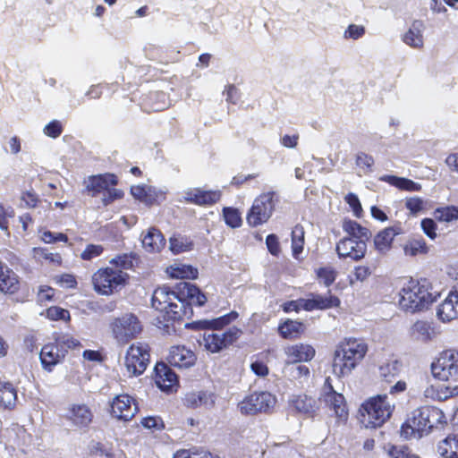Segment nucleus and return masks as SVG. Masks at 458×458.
Listing matches in <instances>:
<instances>
[{"label": "nucleus", "mask_w": 458, "mask_h": 458, "mask_svg": "<svg viewBox=\"0 0 458 458\" xmlns=\"http://www.w3.org/2000/svg\"><path fill=\"white\" fill-rule=\"evenodd\" d=\"M237 318L238 313L232 311L226 315L208 321L209 327L215 331L205 332L202 340H199V344L210 352H218L234 343L242 333L240 329L235 327H230L226 331L220 329Z\"/></svg>", "instance_id": "obj_1"}, {"label": "nucleus", "mask_w": 458, "mask_h": 458, "mask_svg": "<svg viewBox=\"0 0 458 458\" xmlns=\"http://www.w3.org/2000/svg\"><path fill=\"white\" fill-rule=\"evenodd\" d=\"M368 346L362 339L348 338L342 341L335 351L333 370L338 377L349 375L363 360Z\"/></svg>", "instance_id": "obj_2"}, {"label": "nucleus", "mask_w": 458, "mask_h": 458, "mask_svg": "<svg viewBox=\"0 0 458 458\" xmlns=\"http://www.w3.org/2000/svg\"><path fill=\"white\" fill-rule=\"evenodd\" d=\"M177 291H173L166 285L157 288L152 295V307L163 312L169 302L178 298H189V301L198 306H202L207 298L199 289L188 282H182L176 286Z\"/></svg>", "instance_id": "obj_3"}, {"label": "nucleus", "mask_w": 458, "mask_h": 458, "mask_svg": "<svg viewBox=\"0 0 458 458\" xmlns=\"http://www.w3.org/2000/svg\"><path fill=\"white\" fill-rule=\"evenodd\" d=\"M394 408L386 394L371 397L360 409L361 422L367 428L381 427L391 417Z\"/></svg>", "instance_id": "obj_4"}, {"label": "nucleus", "mask_w": 458, "mask_h": 458, "mask_svg": "<svg viewBox=\"0 0 458 458\" xmlns=\"http://www.w3.org/2000/svg\"><path fill=\"white\" fill-rule=\"evenodd\" d=\"M399 295L400 307L411 313L427 308L434 301L428 289L414 280L408 281L403 286Z\"/></svg>", "instance_id": "obj_5"}, {"label": "nucleus", "mask_w": 458, "mask_h": 458, "mask_svg": "<svg viewBox=\"0 0 458 458\" xmlns=\"http://www.w3.org/2000/svg\"><path fill=\"white\" fill-rule=\"evenodd\" d=\"M128 274L118 268L107 267L100 268L92 276V284L96 292L109 295L125 285Z\"/></svg>", "instance_id": "obj_6"}, {"label": "nucleus", "mask_w": 458, "mask_h": 458, "mask_svg": "<svg viewBox=\"0 0 458 458\" xmlns=\"http://www.w3.org/2000/svg\"><path fill=\"white\" fill-rule=\"evenodd\" d=\"M149 347L147 344H132L126 352L124 366L130 377H138L144 373L149 363Z\"/></svg>", "instance_id": "obj_7"}, {"label": "nucleus", "mask_w": 458, "mask_h": 458, "mask_svg": "<svg viewBox=\"0 0 458 458\" xmlns=\"http://www.w3.org/2000/svg\"><path fill=\"white\" fill-rule=\"evenodd\" d=\"M431 371L435 377L442 381L458 379V351L445 350L432 363Z\"/></svg>", "instance_id": "obj_8"}, {"label": "nucleus", "mask_w": 458, "mask_h": 458, "mask_svg": "<svg viewBox=\"0 0 458 458\" xmlns=\"http://www.w3.org/2000/svg\"><path fill=\"white\" fill-rule=\"evenodd\" d=\"M428 406L414 410L401 428V436L405 438L421 437L430 430Z\"/></svg>", "instance_id": "obj_9"}, {"label": "nucleus", "mask_w": 458, "mask_h": 458, "mask_svg": "<svg viewBox=\"0 0 458 458\" xmlns=\"http://www.w3.org/2000/svg\"><path fill=\"white\" fill-rule=\"evenodd\" d=\"M276 397L268 392L254 393L246 396L238 408L242 414L253 415L258 412H268L276 405Z\"/></svg>", "instance_id": "obj_10"}, {"label": "nucleus", "mask_w": 458, "mask_h": 458, "mask_svg": "<svg viewBox=\"0 0 458 458\" xmlns=\"http://www.w3.org/2000/svg\"><path fill=\"white\" fill-rule=\"evenodd\" d=\"M274 196V192H267L254 200L247 216V222L250 226H258L269 219L275 208Z\"/></svg>", "instance_id": "obj_11"}, {"label": "nucleus", "mask_w": 458, "mask_h": 458, "mask_svg": "<svg viewBox=\"0 0 458 458\" xmlns=\"http://www.w3.org/2000/svg\"><path fill=\"white\" fill-rule=\"evenodd\" d=\"M112 330L117 342L124 344L136 337L141 332L142 327L137 317L126 314L114 321Z\"/></svg>", "instance_id": "obj_12"}, {"label": "nucleus", "mask_w": 458, "mask_h": 458, "mask_svg": "<svg viewBox=\"0 0 458 458\" xmlns=\"http://www.w3.org/2000/svg\"><path fill=\"white\" fill-rule=\"evenodd\" d=\"M321 399L334 411L335 415L341 421H346L348 419V410L345 399L342 394L335 392L327 377L325 381Z\"/></svg>", "instance_id": "obj_13"}, {"label": "nucleus", "mask_w": 458, "mask_h": 458, "mask_svg": "<svg viewBox=\"0 0 458 458\" xmlns=\"http://www.w3.org/2000/svg\"><path fill=\"white\" fill-rule=\"evenodd\" d=\"M138 411L135 400L129 394L116 395L110 403V413L112 417L123 420H131Z\"/></svg>", "instance_id": "obj_14"}, {"label": "nucleus", "mask_w": 458, "mask_h": 458, "mask_svg": "<svg viewBox=\"0 0 458 458\" xmlns=\"http://www.w3.org/2000/svg\"><path fill=\"white\" fill-rule=\"evenodd\" d=\"M302 310L312 311L315 310H328L338 307L340 300L338 297L333 295L331 291H327L325 294L311 293L308 298L301 299Z\"/></svg>", "instance_id": "obj_15"}, {"label": "nucleus", "mask_w": 458, "mask_h": 458, "mask_svg": "<svg viewBox=\"0 0 458 458\" xmlns=\"http://www.w3.org/2000/svg\"><path fill=\"white\" fill-rule=\"evenodd\" d=\"M366 251L367 243L353 237H344L336 244V252L340 258H350L354 261L363 259Z\"/></svg>", "instance_id": "obj_16"}, {"label": "nucleus", "mask_w": 458, "mask_h": 458, "mask_svg": "<svg viewBox=\"0 0 458 458\" xmlns=\"http://www.w3.org/2000/svg\"><path fill=\"white\" fill-rule=\"evenodd\" d=\"M220 191H205L200 188H191L183 191L186 202L199 206H210L220 200Z\"/></svg>", "instance_id": "obj_17"}, {"label": "nucleus", "mask_w": 458, "mask_h": 458, "mask_svg": "<svg viewBox=\"0 0 458 458\" xmlns=\"http://www.w3.org/2000/svg\"><path fill=\"white\" fill-rule=\"evenodd\" d=\"M155 382L158 388L165 392H172L178 386V377L174 370L161 362L155 367Z\"/></svg>", "instance_id": "obj_18"}, {"label": "nucleus", "mask_w": 458, "mask_h": 458, "mask_svg": "<svg viewBox=\"0 0 458 458\" xmlns=\"http://www.w3.org/2000/svg\"><path fill=\"white\" fill-rule=\"evenodd\" d=\"M167 360L172 366L178 368H190L195 364V353L184 345L173 346L170 349Z\"/></svg>", "instance_id": "obj_19"}, {"label": "nucleus", "mask_w": 458, "mask_h": 458, "mask_svg": "<svg viewBox=\"0 0 458 458\" xmlns=\"http://www.w3.org/2000/svg\"><path fill=\"white\" fill-rule=\"evenodd\" d=\"M64 358L54 342L45 344L39 353L41 366L47 372H52L56 365L64 360Z\"/></svg>", "instance_id": "obj_20"}, {"label": "nucleus", "mask_w": 458, "mask_h": 458, "mask_svg": "<svg viewBox=\"0 0 458 458\" xmlns=\"http://www.w3.org/2000/svg\"><path fill=\"white\" fill-rule=\"evenodd\" d=\"M191 304L193 303L189 301V298H178L172 301L163 311L165 319L175 321L182 319L184 317L189 318L192 313Z\"/></svg>", "instance_id": "obj_21"}, {"label": "nucleus", "mask_w": 458, "mask_h": 458, "mask_svg": "<svg viewBox=\"0 0 458 458\" xmlns=\"http://www.w3.org/2000/svg\"><path fill=\"white\" fill-rule=\"evenodd\" d=\"M285 363H301L310 360L315 355V350L311 345L298 344L285 347Z\"/></svg>", "instance_id": "obj_22"}, {"label": "nucleus", "mask_w": 458, "mask_h": 458, "mask_svg": "<svg viewBox=\"0 0 458 458\" xmlns=\"http://www.w3.org/2000/svg\"><path fill=\"white\" fill-rule=\"evenodd\" d=\"M437 315L443 322L456 318L458 317V293L451 292L438 306Z\"/></svg>", "instance_id": "obj_23"}, {"label": "nucleus", "mask_w": 458, "mask_h": 458, "mask_svg": "<svg viewBox=\"0 0 458 458\" xmlns=\"http://www.w3.org/2000/svg\"><path fill=\"white\" fill-rule=\"evenodd\" d=\"M290 406L297 412L312 416L318 410V402L307 394H295L290 398Z\"/></svg>", "instance_id": "obj_24"}, {"label": "nucleus", "mask_w": 458, "mask_h": 458, "mask_svg": "<svg viewBox=\"0 0 458 458\" xmlns=\"http://www.w3.org/2000/svg\"><path fill=\"white\" fill-rule=\"evenodd\" d=\"M86 183V191L91 196L106 191L110 185L116 183L115 176L113 174L90 176Z\"/></svg>", "instance_id": "obj_25"}, {"label": "nucleus", "mask_w": 458, "mask_h": 458, "mask_svg": "<svg viewBox=\"0 0 458 458\" xmlns=\"http://www.w3.org/2000/svg\"><path fill=\"white\" fill-rule=\"evenodd\" d=\"M68 418L78 427H87L93 418L91 410L86 404H73L69 409Z\"/></svg>", "instance_id": "obj_26"}, {"label": "nucleus", "mask_w": 458, "mask_h": 458, "mask_svg": "<svg viewBox=\"0 0 458 458\" xmlns=\"http://www.w3.org/2000/svg\"><path fill=\"white\" fill-rule=\"evenodd\" d=\"M403 233L400 226L387 227L380 231L374 239V244L377 250L386 252L391 247L394 236Z\"/></svg>", "instance_id": "obj_27"}, {"label": "nucleus", "mask_w": 458, "mask_h": 458, "mask_svg": "<svg viewBox=\"0 0 458 458\" xmlns=\"http://www.w3.org/2000/svg\"><path fill=\"white\" fill-rule=\"evenodd\" d=\"M437 450L444 458H458V428L439 442Z\"/></svg>", "instance_id": "obj_28"}, {"label": "nucleus", "mask_w": 458, "mask_h": 458, "mask_svg": "<svg viewBox=\"0 0 458 458\" xmlns=\"http://www.w3.org/2000/svg\"><path fill=\"white\" fill-rule=\"evenodd\" d=\"M142 246L148 252H158L165 244V240L161 232L151 227L142 238Z\"/></svg>", "instance_id": "obj_29"}, {"label": "nucleus", "mask_w": 458, "mask_h": 458, "mask_svg": "<svg viewBox=\"0 0 458 458\" xmlns=\"http://www.w3.org/2000/svg\"><path fill=\"white\" fill-rule=\"evenodd\" d=\"M424 24L420 21H414L410 29L403 34V41L413 48H420L423 46L422 31Z\"/></svg>", "instance_id": "obj_30"}, {"label": "nucleus", "mask_w": 458, "mask_h": 458, "mask_svg": "<svg viewBox=\"0 0 458 458\" xmlns=\"http://www.w3.org/2000/svg\"><path fill=\"white\" fill-rule=\"evenodd\" d=\"M437 332L428 322L417 321L411 328V337L420 342L428 343L437 337Z\"/></svg>", "instance_id": "obj_31"}, {"label": "nucleus", "mask_w": 458, "mask_h": 458, "mask_svg": "<svg viewBox=\"0 0 458 458\" xmlns=\"http://www.w3.org/2000/svg\"><path fill=\"white\" fill-rule=\"evenodd\" d=\"M19 289V280L16 274L0 263V291L4 293H13Z\"/></svg>", "instance_id": "obj_32"}, {"label": "nucleus", "mask_w": 458, "mask_h": 458, "mask_svg": "<svg viewBox=\"0 0 458 458\" xmlns=\"http://www.w3.org/2000/svg\"><path fill=\"white\" fill-rule=\"evenodd\" d=\"M185 404L191 408L205 407L211 408L215 404V396L211 393L208 392H198L188 394L185 397Z\"/></svg>", "instance_id": "obj_33"}, {"label": "nucleus", "mask_w": 458, "mask_h": 458, "mask_svg": "<svg viewBox=\"0 0 458 458\" xmlns=\"http://www.w3.org/2000/svg\"><path fill=\"white\" fill-rule=\"evenodd\" d=\"M54 344L64 357L67 355L69 350H76L82 347L81 342L68 333L55 334Z\"/></svg>", "instance_id": "obj_34"}, {"label": "nucleus", "mask_w": 458, "mask_h": 458, "mask_svg": "<svg viewBox=\"0 0 458 458\" xmlns=\"http://www.w3.org/2000/svg\"><path fill=\"white\" fill-rule=\"evenodd\" d=\"M343 229L350 235L349 237H353L358 241H363L365 243H367V241H369L372 235L368 228L361 226L356 221L352 220H344Z\"/></svg>", "instance_id": "obj_35"}, {"label": "nucleus", "mask_w": 458, "mask_h": 458, "mask_svg": "<svg viewBox=\"0 0 458 458\" xmlns=\"http://www.w3.org/2000/svg\"><path fill=\"white\" fill-rule=\"evenodd\" d=\"M17 400V391L11 383L0 382V405L4 409L14 408Z\"/></svg>", "instance_id": "obj_36"}, {"label": "nucleus", "mask_w": 458, "mask_h": 458, "mask_svg": "<svg viewBox=\"0 0 458 458\" xmlns=\"http://www.w3.org/2000/svg\"><path fill=\"white\" fill-rule=\"evenodd\" d=\"M402 363L396 359H388L379 366L380 377L386 382H392L401 372Z\"/></svg>", "instance_id": "obj_37"}, {"label": "nucleus", "mask_w": 458, "mask_h": 458, "mask_svg": "<svg viewBox=\"0 0 458 458\" xmlns=\"http://www.w3.org/2000/svg\"><path fill=\"white\" fill-rule=\"evenodd\" d=\"M380 181L390 183L400 190L408 191H420L421 185L410 179L403 177H397L394 175H383L379 178Z\"/></svg>", "instance_id": "obj_38"}, {"label": "nucleus", "mask_w": 458, "mask_h": 458, "mask_svg": "<svg viewBox=\"0 0 458 458\" xmlns=\"http://www.w3.org/2000/svg\"><path fill=\"white\" fill-rule=\"evenodd\" d=\"M167 273L171 277L182 279H194L198 276L197 268L192 266L174 263L167 268Z\"/></svg>", "instance_id": "obj_39"}, {"label": "nucleus", "mask_w": 458, "mask_h": 458, "mask_svg": "<svg viewBox=\"0 0 458 458\" xmlns=\"http://www.w3.org/2000/svg\"><path fill=\"white\" fill-rule=\"evenodd\" d=\"M284 375L291 380L308 379L310 369L306 365L297 363H285L284 367Z\"/></svg>", "instance_id": "obj_40"}, {"label": "nucleus", "mask_w": 458, "mask_h": 458, "mask_svg": "<svg viewBox=\"0 0 458 458\" xmlns=\"http://www.w3.org/2000/svg\"><path fill=\"white\" fill-rule=\"evenodd\" d=\"M279 334L285 339L297 338L304 330L302 323L293 320H287L279 326Z\"/></svg>", "instance_id": "obj_41"}, {"label": "nucleus", "mask_w": 458, "mask_h": 458, "mask_svg": "<svg viewBox=\"0 0 458 458\" xmlns=\"http://www.w3.org/2000/svg\"><path fill=\"white\" fill-rule=\"evenodd\" d=\"M304 229L301 225H295L292 230V250L293 256L299 259L300 254L303 250L304 246Z\"/></svg>", "instance_id": "obj_42"}, {"label": "nucleus", "mask_w": 458, "mask_h": 458, "mask_svg": "<svg viewBox=\"0 0 458 458\" xmlns=\"http://www.w3.org/2000/svg\"><path fill=\"white\" fill-rule=\"evenodd\" d=\"M434 217L437 221L446 223L458 220V208L455 206L438 208L434 212Z\"/></svg>", "instance_id": "obj_43"}, {"label": "nucleus", "mask_w": 458, "mask_h": 458, "mask_svg": "<svg viewBox=\"0 0 458 458\" xmlns=\"http://www.w3.org/2000/svg\"><path fill=\"white\" fill-rule=\"evenodd\" d=\"M355 163L360 170L359 175L361 176L362 174H368L372 171L375 161L372 156L365 152H358Z\"/></svg>", "instance_id": "obj_44"}, {"label": "nucleus", "mask_w": 458, "mask_h": 458, "mask_svg": "<svg viewBox=\"0 0 458 458\" xmlns=\"http://www.w3.org/2000/svg\"><path fill=\"white\" fill-rule=\"evenodd\" d=\"M386 450L391 458H419L406 445H389Z\"/></svg>", "instance_id": "obj_45"}, {"label": "nucleus", "mask_w": 458, "mask_h": 458, "mask_svg": "<svg viewBox=\"0 0 458 458\" xmlns=\"http://www.w3.org/2000/svg\"><path fill=\"white\" fill-rule=\"evenodd\" d=\"M223 215L225 222L228 226L236 228L242 225V218L237 209L233 208H224Z\"/></svg>", "instance_id": "obj_46"}, {"label": "nucleus", "mask_w": 458, "mask_h": 458, "mask_svg": "<svg viewBox=\"0 0 458 458\" xmlns=\"http://www.w3.org/2000/svg\"><path fill=\"white\" fill-rule=\"evenodd\" d=\"M427 251V244L422 239L411 241L404 247V252L409 256H416L418 254L426 253Z\"/></svg>", "instance_id": "obj_47"}, {"label": "nucleus", "mask_w": 458, "mask_h": 458, "mask_svg": "<svg viewBox=\"0 0 458 458\" xmlns=\"http://www.w3.org/2000/svg\"><path fill=\"white\" fill-rule=\"evenodd\" d=\"M131 191L135 199L146 204H151L155 199L148 186H132Z\"/></svg>", "instance_id": "obj_48"}, {"label": "nucleus", "mask_w": 458, "mask_h": 458, "mask_svg": "<svg viewBox=\"0 0 458 458\" xmlns=\"http://www.w3.org/2000/svg\"><path fill=\"white\" fill-rule=\"evenodd\" d=\"M428 411L429 414L428 424L430 425V429L437 427L438 425L446 423L445 415L440 409L433 406H428Z\"/></svg>", "instance_id": "obj_49"}, {"label": "nucleus", "mask_w": 458, "mask_h": 458, "mask_svg": "<svg viewBox=\"0 0 458 458\" xmlns=\"http://www.w3.org/2000/svg\"><path fill=\"white\" fill-rule=\"evenodd\" d=\"M112 267L123 271L130 269L133 266L132 256L131 254H123L112 259L109 262Z\"/></svg>", "instance_id": "obj_50"}, {"label": "nucleus", "mask_w": 458, "mask_h": 458, "mask_svg": "<svg viewBox=\"0 0 458 458\" xmlns=\"http://www.w3.org/2000/svg\"><path fill=\"white\" fill-rule=\"evenodd\" d=\"M191 243L183 237H171L170 238V250L174 254L186 251L191 249Z\"/></svg>", "instance_id": "obj_51"}, {"label": "nucleus", "mask_w": 458, "mask_h": 458, "mask_svg": "<svg viewBox=\"0 0 458 458\" xmlns=\"http://www.w3.org/2000/svg\"><path fill=\"white\" fill-rule=\"evenodd\" d=\"M47 316L48 318L52 320H64L67 321L70 319V313L67 310H64L60 307L53 306L47 310Z\"/></svg>", "instance_id": "obj_52"}, {"label": "nucleus", "mask_w": 458, "mask_h": 458, "mask_svg": "<svg viewBox=\"0 0 458 458\" xmlns=\"http://www.w3.org/2000/svg\"><path fill=\"white\" fill-rule=\"evenodd\" d=\"M318 277L323 284L329 286L335 280V271L330 267L319 268Z\"/></svg>", "instance_id": "obj_53"}, {"label": "nucleus", "mask_w": 458, "mask_h": 458, "mask_svg": "<svg viewBox=\"0 0 458 458\" xmlns=\"http://www.w3.org/2000/svg\"><path fill=\"white\" fill-rule=\"evenodd\" d=\"M425 202L418 197L409 198L405 201V207L412 215H416L424 209Z\"/></svg>", "instance_id": "obj_54"}, {"label": "nucleus", "mask_w": 458, "mask_h": 458, "mask_svg": "<svg viewBox=\"0 0 458 458\" xmlns=\"http://www.w3.org/2000/svg\"><path fill=\"white\" fill-rule=\"evenodd\" d=\"M63 132V126L57 120H54L47 123L44 128V133L51 138H57Z\"/></svg>", "instance_id": "obj_55"}, {"label": "nucleus", "mask_w": 458, "mask_h": 458, "mask_svg": "<svg viewBox=\"0 0 458 458\" xmlns=\"http://www.w3.org/2000/svg\"><path fill=\"white\" fill-rule=\"evenodd\" d=\"M103 247L101 245L89 244L81 252V257L84 260H91L92 259L98 257L103 252Z\"/></svg>", "instance_id": "obj_56"}, {"label": "nucleus", "mask_w": 458, "mask_h": 458, "mask_svg": "<svg viewBox=\"0 0 458 458\" xmlns=\"http://www.w3.org/2000/svg\"><path fill=\"white\" fill-rule=\"evenodd\" d=\"M371 274V271L369 267L366 266H359L356 267L352 276L351 277V284H353L355 281L363 282L365 281Z\"/></svg>", "instance_id": "obj_57"}, {"label": "nucleus", "mask_w": 458, "mask_h": 458, "mask_svg": "<svg viewBox=\"0 0 458 458\" xmlns=\"http://www.w3.org/2000/svg\"><path fill=\"white\" fill-rule=\"evenodd\" d=\"M345 201L349 204V206L352 208L354 215L358 217L360 216V214L362 212V208L360 205V202L354 193H349L345 196Z\"/></svg>", "instance_id": "obj_58"}, {"label": "nucleus", "mask_w": 458, "mask_h": 458, "mask_svg": "<svg viewBox=\"0 0 458 458\" xmlns=\"http://www.w3.org/2000/svg\"><path fill=\"white\" fill-rule=\"evenodd\" d=\"M421 228L423 232L430 238L435 239L437 237V225L431 218H424L421 221Z\"/></svg>", "instance_id": "obj_59"}, {"label": "nucleus", "mask_w": 458, "mask_h": 458, "mask_svg": "<svg viewBox=\"0 0 458 458\" xmlns=\"http://www.w3.org/2000/svg\"><path fill=\"white\" fill-rule=\"evenodd\" d=\"M266 244L269 250V252L274 255L277 256L280 253V246L278 238L275 234H269L266 239Z\"/></svg>", "instance_id": "obj_60"}, {"label": "nucleus", "mask_w": 458, "mask_h": 458, "mask_svg": "<svg viewBox=\"0 0 458 458\" xmlns=\"http://www.w3.org/2000/svg\"><path fill=\"white\" fill-rule=\"evenodd\" d=\"M364 33L365 29L363 26L352 24L345 30L344 37L358 39L359 38L362 37Z\"/></svg>", "instance_id": "obj_61"}, {"label": "nucleus", "mask_w": 458, "mask_h": 458, "mask_svg": "<svg viewBox=\"0 0 458 458\" xmlns=\"http://www.w3.org/2000/svg\"><path fill=\"white\" fill-rule=\"evenodd\" d=\"M36 254L43 259L49 260L51 263L60 264L62 258L59 254L48 252L46 249H36Z\"/></svg>", "instance_id": "obj_62"}, {"label": "nucleus", "mask_w": 458, "mask_h": 458, "mask_svg": "<svg viewBox=\"0 0 458 458\" xmlns=\"http://www.w3.org/2000/svg\"><path fill=\"white\" fill-rule=\"evenodd\" d=\"M439 395L443 396V398H439V401H445L449 397L454 396L458 394V386L451 388L449 386H438Z\"/></svg>", "instance_id": "obj_63"}, {"label": "nucleus", "mask_w": 458, "mask_h": 458, "mask_svg": "<svg viewBox=\"0 0 458 458\" xmlns=\"http://www.w3.org/2000/svg\"><path fill=\"white\" fill-rule=\"evenodd\" d=\"M250 368H251V370L257 376H259V377H265L268 373V369H267V365L262 361L256 360V361L252 362L250 365Z\"/></svg>", "instance_id": "obj_64"}]
</instances>
